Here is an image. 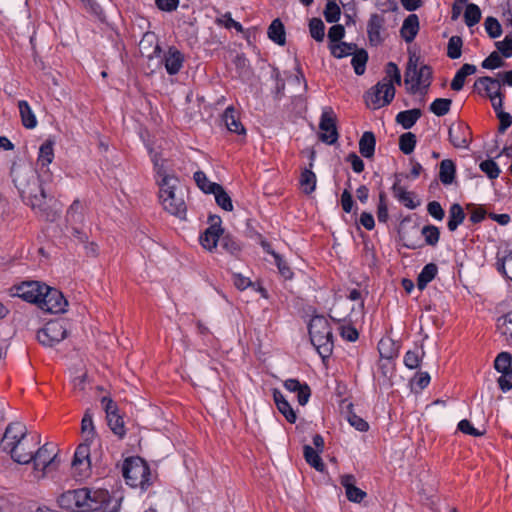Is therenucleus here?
Wrapping results in <instances>:
<instances>
[{
    "instance_id": "nucleus-1",
    "label": "nucleus",
    "mask_w": 512,
    "mask_h": 512,
    "mask_svg": "<svg viewBox=\"0 0 512 512\" xmlns=\"http://www.w3.org/2000/svg\"><path fill=\"white\" fill-rule=\"evenodd\" d=\"M20 170L14 166L11 168V176L15 187L19 190L21 197L26 205L30 206L35 214L41 219L53 222L58 217V213L54 210L49 202L53 200V196L48 194V184L52 181L51 172L46 169L32 183L23 184L19 178Z\"/></svg>"
},
{
    "instance_id": "nucleus-2",
    "label": "nucleus",
    "mask_w": 512,
    "mask_h": 512,
    "mask_svg": "<svg viewBox=\"0 0 512 512\" xmlns=\"http://www.w3.org/2000/svg\"><path fill=\"white\" fill-rule=\"evenodd\" d=\"M40 443L39 436L28 435L26 426L20 422L8 424L0 441V449L18 464H29L33 452Z\"/></svg>"
},
{
    "instance_id": "nucleus-3",
    "label": "nucleus",
    "mask_w": 512,
    "mask_h": 512,
    "mask_svg": "<svg viewBox=\"0 0 512 512\" xmlns=\"http://www.w3.org/2000/svg\"><path fill=\"white\" fill-rule=\"evenodd\" d=\"M110 499L105 489L79 488L63 492L58 503L63 509L74 512H91L102 509Z\"/></svg>"
},
{
    "instance_id": "nucleus-4",
    "label": "nucleus",
    "mask_w": 512,
    "mask_h": 512,
    "mask_svg": "<svg viewBox=\"0 0 512 512\" xmlns=\"http://www.w3.org/2000/svg\"><path fill=\"white\" fill-rule=\"evenodd\" d=\"M312 345L320 357L325 360L333 351L334 342L332 328L327 318L322 315L313 316L308 325Z\"/></svg>"
},
{
    "instance_id": "nucleus-5",
    "label": "nucleus",
    "mask_w": 512,
    "mask_h": 512,
    "mask_svg": "<svg viewBox=\"0 0 512 512\" xmlns=\"http://www.w3.org/2000/svg\"><path fill=\"white\" fill-rule=\"evenodd\" d=\"M122 475L129 486L140 488L142 491H146L154 481L149 465L138 456L124 460Z\"/></svg>"
},
{
    "instance_id": "nucleus-6",
    "label": "nucleus",
    "mask_w": 512,
    "mask_h": 512,
    "mask_svg": "<svg viewBox=\"0 0 512 512\" xmlns=\"http://www.w3.org/2000/svg\"><path fill=\"white\" fill-rule=\"evenodd\" d=\"M179 179H168V182L162 184L159 197L163 208L171 215L181 220L186 219L187 206L182 193L177 192Z\"/></svg>"
},
{
    "instance_id": "nucleus-7",
    "label": "nucleus",
    "mask_w": 512,
    "mask_h": 512,
    "mask_svg": "<svg viewBox=\"0 0 512 512\" xmlns=\"http://www.w3.org/2000/svg\"><path fill=\"white\" fill-rule=\"evenodd\" d=\"M432 69L428 65L417 67L416 61L409 59L405 71V83L410 84L409 92L415 94L421 87L428 88L431 84Z\"/></svg>"
},
{
    "instance_id": "nucleus-8",
    "label": "nucleus",
    "mask_w": 512,
    "mask_h": 512,
    "mask_svg": "<svg viewBox=\"0 0 512 512\" xmlns=\"http://www.w3.org/2000/svg\"><path fill=\"white\" fill-rule=\"evenodd\" d=\"M395 87L388 79H382L365 94V102L372 109L389 105L395 97Z\"/></svg>"
},
{
    "instance_id": "nucleus-9",
    "label": "nucleus",
    "mask_w": 512,
    "mask_h": 512,
    "mask_svg": "<svg viewBox=\"0 0 512 512\" xmlns=\"http://www.w3.org/2000/svg\"><path fill=\"white\" fill-rule=\"evenodd\" d=\"M67 337V329L62 321H49L37 332V340L46 347H53Z\"/></svg>"
},
{
    "instance_id": "nucleus-10",
    "label": "nucleus",
    "mask_w": 512,
    "mask_h": 512,
    "mask_svg": "<svg viewBox=\"0 0 512 512\" xmlns=\"http://www.w3.org/2000/svg\"><path fill=\"white\" fill-rule=\"evenodd\" d=\"M67 306L68 302L63 294L59 290L49 286H47L38 305L41 310L53 314L64 313Z\"/></svg>"
},
{
    "instance_id": "nucleus-11",
    "label": "nucleus",
    "mask_w": 512,
    "mask_h": 512,
    "mask_svg": "<svg viewBox=\"0 0 512 512\" xmlns=\"http://www.w3.org/2000/svg\"><path fill=\"white\" fill-rule=\"evenodd\" d=\"M319 128L321 130L319 138L322 142L329 145L337 142L339 134L336 127V117L332 108L327 107L323 110Z\"/></svg>"
},
{
    "instance_id": "nucleus-12",
    "label": "nucleus",
    "mask_w": 512,
    "mask_h": 512,
    "mask_svg": "<svg viewBox=\"0 0 512 512\" xmlns=\"http://www.w3.org/2000/svg\"><path fill=\"white\" fill-rule=\"evenodd\" d=\"M32 456L34 470L42 472L43 476L46 470L54 465L57 454L53 445L46 443L39 448L36 447Z\"/></svg>"
},
{
    "instance_id": "nucleus-13",
    "label": "nucleus",
    "mask_w": 512,
    "mask_h": 512,
    "mask_svg": "<svg viewBox=\"0 0 512 512\" xmlns=\"http://www.w3.org/2000/svg\"><path fill=\"white\" fill-rule=\"evenodd\" d=\"M209 223L210 226L200 236V242L205 249L212 251L216 248L223 229L221 228V218L217 215H210Z\"/></svg>"
},
{
    "instance_id": "nucleus-14",
    "label": "nucleus",
    "mask_w": 512,
    "mask_h": 512,
    "mask_svg": "<svg viewBox=\"0 0 512 512\" xmlns=\"http://www.w3.org/2000/svg\"><path fill=\"white\" fill-rule=\"evenodd\" d=\"M46 288V284L37 281L23 282L17 287V295L23 300L38 306Z\"/></svg>"
},
{
    "instance_id": "nucleus-15",
    "label": "nucleus",
    "mask_w": 512,
    "mask_h": 512,
    "mask_svg": "<svg viewBox=\"0 0 512 512\" xmlns=\"http://www.w3.org/2000/svg\"><path fill=\"white\" fill-rule=\"evenodd\" d=\"M449 141L455 148H467L471 141L472 132L470 127L459 122L455 125H451L448 130Z\"/></svg>"
},
{
    "instance_id": "nucleus-16",
    "label": "nucleus",
    "mask_w": 512,
    "mask_h": 512,
    "mask_svg": "<svg viewBox=\"0 0 512 512\" xmlns=\"http://www.w3.org/2000/svg\"><path fill=\"white\" fill-rule=\"evenodd\" d=\"M502 85V80L497 75L496 77L482 76L475 81L474 88L478 90L479 93L483 90L485 96L492 99L504 95L501 92Z\"/></svg>"
},
{
    "instance_id": "nucleus-17",
    "label": "nucleus",
    "mask_w": 512,
    "mask_h": 512,
    "mask_svg": "<svg viewBox=\"0 0 512 512\" xmlns=\"http://www.w3.org/2000/svg\"><path fill=\"white\" fill-rule=\"evenodd\" d=\"M385 19L383 15L374 13L370 16L367 23V35L370 45L379 46L384 42L382 33L384 32Z\"/></svg>"
},
{
    "instance_id": "nucleus-18",
    "label": "nucleus",
    "mask_w": 512,
    "mask_h": 512,
    "mask_svg": "<svg viewBox=\"0 0 512 512\" xmlns=\"http://www.w3.org/2000/svg\"><path fill=\"white\" fill-rule=\"evenodd\" d=\"M90 443L91 442L84 441L76 448V451L74 453L72 467L75 470H79L80 476L86 475L90 468Z\"/></svg>"
},
{
    "instance_id": "nucleus-19",
    "label": "nucleus",
    "mask_w": 512,
    "mask_h": 512,
    "mask_svg": "<svg viewBox=\"0 0 512 512\" xmlns=\"http://www.w3.org/2000/svg\"><path fill=\"white\" fill-rule=\"evenodd\" d=\"M184 60V54L175 46H170L163 57L167 73L169 75H176L183 67Z\"/></svg>"
},
{
    "instance_id": "nucleus-20",
    "label": "nucleus",
    "mask_w": 512,
    "mask_h": 512,
    "mask_svg": "<svg viewBox=\"0 0 512 512\" xmlns=\"http://www.w3.org/2000/svg\"><path fill=\"white\" fill-rule=\"evenodd\" d=\"M356 478L352 474L342 475L340 484L345 488L347 499L351 502L360 503L365 497L366 492L355 486Z\"/></svg>"
},
{
    "instance_id": "nucleus-21",
    "label": "nucleus",
    "mask_w": 512,
    "mask_h": 512,
    "mask_svg": "<svg viewBox=\"0 0 512 512\" xmlns=\"http://www.w3.org/2000/svg\"><path fill=\"white\" fill-rule=\"evenodd\" d=\"M284 387L290 391L297 393L298 403L304 406L311 395L310 387L306 383H301L299 380L291 378L284 381Z\"/></svg>"
},
{
    "instance_id": "nucleus-22",
    "label": "nucleus",
    "mask_w": 512,
    "mask_h": 512,
    "mask_svg": "<svg viewBox=\"0 0 512 512\" xmlns=\"http://www.w3.org/2000/svg\"><path fill=\"white\" fill-rule=\"evenodd\" d=\"M222 121L230 132L237 134H245L246 130L242 125L238 113L233 106H228L223 115Z\"/></svg>"
},
{
    "instance_id": "nucleus-23",
    "label": "nucleus",
    "mask_w": 512,
    "mask_h": 512,
    "mask_svg": "<svg viewBox=\"0 0 512 512\" xmlns=\"http://www.w3.org/2000/svg\"><path fill=\"white\" fill-rule=\"evenodd\" d=\"M273 399L279 412L285 417L289 423H295L297 415L290 403L278 389H273Z\"/></svg>"
},
{
    "instance_id": "nucleus-24",
    "label": "nucleus",
    "mask_w": 512,
    "mask_h": 512,
    "mask_svg": "<svg viewBox=\"0 0 512 512\" xmlns=\"http://www.w3.org/2000/svg\"><path fill=\"white\" fill-rule=\"evenodd\" d=\"M419 31V18L416 14H410L404 20L400 29L401 37L407 42L411 43Z\"/></svg>"
},
{
    "instance_id": "nucleus-25",
    "label": "nucleus",
    "mask_w": 512,
    "mask_h": 512,
    "mask_svg": "<svg viewBox=\"0 0 512 512\" xmlns=\"http://www.w3.org/2000/svg\"><path fill=\"white\" fill-rule=\"evenodd\" d=\"M54 143L51 140H46L41 144L39 148V154L37 158V164L40 166V171L38 175H41L43 171L48 169V165L52 163L54 159Z\"/></svg>"
},
{
    "instance_id": "nucleus-26",
    "label": "nucleus",
    "mask_w": 512,
    "mask_h": 512,
    "mask_svg": "<svg viewBox=\"0 0 512 512\" xmlns=\"http://www.w3.org/2000/svg\"><path fill=\"white\" fill-rule=\"evenodd\" d=\"M376 146V138L373 132L365 131L359 140V152L360 154L370 159L374 156Z\"/></svg>"
},
{
    "instance_id": "nucleus-27",
    "label": "nucleus",
    "mask_w": 512,
    "mask_h": 512,
    "mask_svg": "<svg viewBox=\"0 0 512 512\" xmlns=\"http://www.w3.org/2000/svg\"><path fill=\"white\" fill-rule=\"evenodd\" d=\"M422 116V111L418 108L401 111L396 115V122L404 129L412 128L418 119Z\"/></svg>"
},
{
    "instance_id": "nucleus-28",
    "label": "nucleus",
    "mask_w": 512,
    "mask_h": 512,
    "mask_svg": "<svg viewBox=\"0 0 512 512\" xmlns=\"http://www.w3.org/2000/svg\"><path fill=\"white\" fill-rule=\"evenodd\" d=\"M18 109L22 125L27 129H33L37 126V119L29 103L25 100L18 101Z\"/></svg>"
},
{
    "instance_id": "nucleus-29",
    "label": "nucleus",
    "mask_w": 512,
    "mask_h": 512,
    "mask_svg": "<svg viewBox=\"0 0 512 512\" xmlns=\"http://www.w3.org/2000/svg\"><path fill=\"white\" fill-rule=\"evenodd\" d=\"M155 43L153 49H152V52L147 54V57L149 59H152V58H158L161 56V53H162V49L158 43V40L155 36L154 33H145L144 36L142 37L141 41H140V50L142 53H144V51L148 50V48L152 47V45Z\"/></svg>"
},
{
    "instance_id": "nucleus-30",
    "label": "nucleus",
    "mask_w": 512,
    "mask_h": 512,
    "mask_svg": "<svg viewBox=\"0 0 512 512\" xmlns=\"http://www.w3.org/2000/svg\"><path fill=\"white\" fill-rule=\"evenodd\" d=\"M378 351L381 360H385L387 361V363H390L398 356V348L395 346V343L389 338L381 339L379 341Z\"/></svg>"
},
{
    "instance_id": "nucleus-31",
    "label": "nucleus",
    "mask_w": 512,
    "mask_h": 512,
    "mask_svg": "<svg viewBox=\"0 0 512 512\" xmlns=\"http://www.w3.org/2000/svg\"><path fill=\"white\" fill-rule=\"evenodd\" d=\"M476 66L473 64H464L455 74L451 82V89L454 91H460L464 84L467 76L472 75L476 72Z\"/></svg>"
},
{
    "instance_id": "nucleus-32",
    "label": "nucleus",
    "mask_w": 512,
    "mask_h": 512,
    "mask_svg": "<svg viewBox=\"0 0 512 512\" xmlns=\"http://www.w3.org/2000/svg\"><path fill=\"white\" fill-rule=\"evenodd\" d=\"M456 175V166L451 159H444L440 162L439 179L444 185L453 183Z\"/></svg>"
},
{
    "instance_id": "nucleus-33",
    "label": "nucleus",
    "mask_w": 512,
    "mask_h": 512,
    "mask_svg": "<svg viewBox=\"0 0 512 512\" xmlns=\"http://www.w3.org/2000/svg\"><path fill=\"white\" fill-rule=\"evenodd\" d=\"M438 267L435 263L426 264L417 277V287L423 290L436 277Z\"/></svg>"
},
{
    "instance_id": "nucleus-34",
    "label": "nucleus",
    "mask_w": 512,
    "mask_h": 512,
    "mask_svg": "<svg viewBox=\"0 0 512 512\" xmlns=\"http://www.w3.org/2000/svg\"><path fill=\"white\" fill-rule=\"evenodd\" d=\"M465 216L464 210L460 204H452L449 209L448 230L451 232L455 231L458 226L463 223Z\"/></svg>"
},
{
    "instance_id": "nucleus-35",
    "label": "nucleus",
    "mask_w": 512,
    "mask_h": 512,
    "mask_svg": "<svg viewBox=\"0 0 512 512\" xmlns=\"http://www.w3.org/2000/svg\"><path fill=\"white\" fill-rule=\"evenodd\" d=\"M320 453L312 448L310 445H304L303 447V455L306 462L316 469L319 472H323L325 470V464L320 457Z\"/></svg>"
},
{
    "instance_id": "nucleus-36",
    "label": "nucleus",
    "mask_w": 512,
    "mask_h": 512,
    "mask_svg": "<svg viewBox=\"0 0 512 512\" xmlns=\"http://www.w3.org/2000/svg\"><path fill=\"white\" fill-rule=\"evenodd\" d=\"M268 37L278 45H284L286 42L284 25L280 19H274L268 27Z\"/></svg>"
},
{
    "instance_id": "nucleus-37",
    "label": "nucleus",
    "mask_w": 512,
    "mask_h": 512,
    "mask_svg": "<svg viewBox=\"0 0 512 512\" xmlns=\"http://www.w3.org/2000/svg\"><path fill=\"white\" fill-rule=\"evenodd\" d=\"M81 432L85 442H92L96 437L95 426L90 409H87L81 421Z\"/></svg>"
},
{
    "instance_id": "nucleus-38",
    "label": "nucleus",
    "mask_w": 512,
    "mask_h": 512,
    "mask_svg": "<svg viewBox=\"0 0 512 512\" xmlns=\"http://www.w3.org/2000/svg\"><path fill=\"white\" fill-rule=\"evenodd\" d=\"M425 355L423 347H415L413 350H408L404 355V365L408 369H417Z\"/></svg>"
},
{
    "instance_id": "nucleus-39",
    "label": "nucleus",
    "mask_w": 512,
    "mask_h": 512,
    "mask_svg": "<svg viewBox=\"0 0 512 512\" xmlns=\"http://www.w3.org/2000/svg\"><path fill=\"white\" fill-rule=\"evenodd\" d=\"M193 178L199 189L202 190L205 194H213L217 188H220V184L209 181L203 171H196L193 175Z\"/></svg>"
},
{
    "instance_id": "nucleus-40",
    "label": "nucleus",
    "mask_w": 512,
    "mask_h": 512,
    "mask_svg": "<svg viewBox=\"0 0 512 512\" xmlns=\"http://www.w3.org/2000/svg\"><path fill=\"white\" fill-rule=\"evenodd\" d=\"M356 48L357 45L354 43L338 42L329 44L331 54L338 59L351 55Z\"/></svg>"
},
{
    "instance_id": "nucleus-41",
    "label": "nucleus",
    "mask_w": 512,
    "mask_h": 512,
    "mask_svg": "<svg viewBox=\"0 0 512 512\" xmlns=\"http://www.w3.org/2000/svg\"><path fill=\"white\" fill-rule=\"evenodd\" d=\"M497 329L506 337L507 342L512 345V311L498 318Z\"/></svg>"
},
{
    "instance_id": "nucleus-42",
    "label": "nucleus",
    "mask_w": 512,
    "mask_h": 512,
    "mask_svg": "<svg viewBox=\"0 0 512 512\" xmlns=\"http://www.w3.org/2000/svg\"><path fill=\"white\" fill-rule=\"evenodd\" d=\"M353 57L351 60V64L353 66L354 72L357 75H362L366 69V63L368 61V53L364 49L355 50L353 52Z\"/></svg>"
},
{
    "instance_id": "nucleus-43",
    "label": "nucleus",
    "mask_w": 512,
    "mask_h": 512,
    "mask_svg": "<svg viewBox=\"0 0 512 512\" xmlns=\"http://www.w3.org/2000/svg\"><path fill=\"white\" fill-rule=\"evenodd\" d=\"M300 185L303 189V192L306 194H311L316 187V175L309 168H305L300 176Z\"/></svg>"
},
{
    "instance_id": "nucleus-44",
    "label": "nucleus",
    "mask_w": 512,
    "mask_h": 512,
    "mask_svg": "<svg viewBox=\"0 0 512 512\" xmlns=\"http://www.w3.org/2000/svg\"><path fill=\"white\" fill-rule=\"evenodd\" d=\"M66 219L68 222L72 223H82L84 220L83 216V206L79 199H75L72 204L69 206Z\"/></svg>"
},
{
    "instance_id": "nucleus-45",
    "label": "nucleus",
    "mask_w": 512,
    "mask_h": 512,
    "mask_svg": "<svg viewBox=\"0 0 512 512\" xmlns=\"http://www.w3.org/2000/svg\"><path fill=\"white\" fill-rule=\"evenodd\" d=\"M416 143V135L412 132H406L399 138V148L406 155H409L414 151Z\"/></svg>"
},
{
    "instance_id": "nucleus-46",
    "label": "nucleus",
    "mask_w": 512,
    "mask_h": 512,
    "mask_svg": "<svg viewBox=\"0 0 512 512\" xmlns=\"http://www.w3.org/2000/svg\"><path fill=\"white\" fill-rule=\"evenodd\" d=\"M481 19V10L480 8L473 3L467 4L465 12H464V20L465 24L468 27H472L476 25Z\"/></svg>"
},
{
    "instance_id": "nucleus-47",
    "label": "nucleus",
    "mask_w": 512,
    "mask_h": 512,
    "mask_svg": "<svg viewBox=\"0 0 512 512\" xmlns=\"http://www.w3.org/2000/svg\"><path fill=\"white\" fill-rule=\"evenodd\" d=\"M451 104V99L437 98L430 104V111L436 116H444L449 113Z\"/></svg>"
},
{
    "instance_id": "nucleus-48",
    "label": "nucleus",
    "mask_w": 512,
    "mask_h": 512,
    "mask_svg": "<svg viewBox=\"0 0 512 512\" xmlns=\"http://www.w3.org/2000/svg\"><path fill=\"white\" fill-rule=\"evenodd\" d=\"M463 40L460 36H452L447 44V56L450 59H458L462 54Z\"/></svg>"
},
{
    "instance_id": "nucleus-49",
    "label": "nucleus",
    "mask_w": 512,
    "mask_h": 512,
    "mask_svg": "<svg viewBox=\"0 0 512 512\" xmlns=\"http://www.w3.org/2000/svg\"><path fill=\"white\" fill-rule=\"evenodd\" d=\"M213 194L215 196V201L219 207L228 212L233 210L231 197L228 195V193L224 190V188L221 185L220 188H217Z\"/></svg>"
},
{
    "instance_id": "nucleus-50",
    "label": "nucleus",
    "mask_w": 512,
    "mask_h": 512,
    "mask_svg": "<svg viewBox=\"0 0 512 512\" xmlns=\"http://www.w3.org/2000/svg\"><path fill=\"white\" fill-rule=\"evenodd\" d=\"M108 425L110 429L113 431L115 435H117L119 438H123L126 434V429L124 426V421L122 417L119 415V413H115L114 417L111 416L106 417Z\"/></svg>"
},
{
    "instance_id": "nucleus-51",
    "label": "nucleus",
    "mask_w": 512,
    "mask_h": 512,
    "mask_svg": "<svg viewBox=\"0 0 512 512\" xmlns=\"http://www.w3.org/2000/svg\"><path fill=\"white\" fill-rule=\"evenodd\" d=\"M421 234L425 238V243L429 246H435L439 242L440 231L434 225H426L422 228Z\"/></svg>"
},
{
    "instance_id": "nucleus-52",
    "label": "nucleus",
    "mask_w": 512,
    "mask_h": 512,
    "mask_svg": "<svg viewBox=\"0 0 512 512\" xmlns=\"http://www.w3.org/2000/svg\"><path fill=\"white\" fill-rule=\"evenodd\" d=\"M309 30L311 37L316 41L321 42L325 36V25L319 18H312L309 23Z\"/></svg>"
},
{
    "instance_id": "nucleus-53",
    "label": "nucleus",
    "mask_w": 512,
    "mask_h": 512,
    "mask_svg": "<svg viewBox=\"0 0 512 512\" xmlns=\"http://www.w3.org/2000/svg\"><path fill=\"white\" fill-rule=\"evenodd\" d=\"M511 362V355L508 352H501L494 361V367L500 373L509 371L512 369Z\"/></svg>"
},
{
    "instance_id": "nucleus-54",
    "label": "nucleus",
    "mask_w": 512,
    "mask_h": 512,
    "mask_svg": "<svg viewBox=\"0 0 512 512\" xmlns=\"http://www.w3.org/2000/svg\"><path fill=\"white\" fill-rule=\"evenodd\" d=\"M340 8L335 1H328L324 10V17L328 23H336L340 18Z\"/></svg>"
},
{
    "instance_id": "nucleus-55",
    "label": "nucleus",
    "mask_w": 512,
    "mask_h": 512,
    "mask_svg": "<svg viewBox=\"0 0 512 512\" xmlns=\"http://www.w3.org/2000/svg\"><path fill=\"white\" fill-rule=\"evenodd\" d=\"M479 167L490 179H496L500 174L497 163L492 159L482 161Z\"/></svg>"
},
{
    "instance_id": "nucleus-56",
    "label": "nucleus",
    "mask_w": 512,
    "mask_h": 512,
    "mask_svg": "<svg viewBox=\"0 0 512 512\" xmlns=\"http://www.w3.org/2000/svg\"><path fill=\"white\" fill-rule=\"evenodd\" d=\"M485 30L491 38H497L502 33L501 24L494 17H487L485 20Z\"/></svg>"
},
{
    "instance_id": "nucleus-57",
    "label": "nucleus",
    "mask_w": 512,
    "mask_h": 512,
    "mask_svg": "<svg viewBox=\"0 0 512 512\" xmlns=\"http://www.w3.org/2000/svg\"><path fill=\"white\" fill-rule=\"evenodd\" d=\"M385 77L383 79H388L390 83H396L398 85L401 84V73L398 66L394 62H388L385 67Z\"/></svg>"
},
{
    "instance_id": "nucleus-58",
    "label": "nucleus",
    "mask_w": 512,
    "mask_h": 512,
    "mask_svg": "<svg viewBox=\"0 0 512 512\" xmlns=\"http://www.w3.org/2000/svg\"><path fill=\"white\" fill-rule=\"evenodd\" d=\"M274 260L281 276L286 280L292 279L294 273L288 263L281 257V255L274 254Z\"/></svg>"
},
{
    "instance_id": "nucleus-59",
    "label": "nucleus",
    "mask_w": 512,
    "mask_h": 512,
    "mask_svg": "<svg viewBox=\"0 0 512 512\" xmlns=\"http://www.w3.org/2000/svg\"><path fill=\"white\" fill-rule=\"evenodd\" d=\"M504 65V61L498 52H492L486 59L483 60L481 66L484 69H497Z\"/></svg>"
},
{
    "instance_id": "nucleus-60",
    "label": "nucleus",
    "mask_w": 512,
    "mask_h": 512,
    "mask_svg": "<svg viewBox=\"0 0 512 512\" xmlns=\"http://www.w3.org/2000/svg\"><path fill=\"white\" fill-rule=\"evenodd\" d=\"M496 47L505 58L512 57V32L507 34L502 41L496 42Z\"/></svg>"
},
{
    "instance_id": "nucleus-61",
    "label": "nucleus",
    "mask_w": 512,
    "mask_h": 512,
    "mask_svg": "<svg viewBox=\"0 0 512 512\" xmlns=\"http://www.w3.org/2000/svg\"><path fill=\"white\" fill-rule=\"evenodd\" d=\"M458 430L464 434L471 435L474 437H479L484 434V431H480L473 427L470 421L467 419H463L458 423Z\"/></svg>"
},
{
    "instance_id": "nucleus-62",
    "label": "nucleus",
    "mask_w": 512,
    "mask_h": 512,
    "mask_svg": "<svg viewBox=\"0 0 512 512\" xmlns=\"http://www.w3.org/2000/svg\"><path fill=\"white\" fill-rule=\"evenodd\" d=\"M340 335L343 339L354 342L358 339L359 334L355 327H353L350 324L341 325L340 328Z\"/></svg>"
},
{
    "instance_id": "nucleus-63",
    "label": "nucleus",
    "mask_w": 512,
    "mask_h": 512,
    "mask_svg": "<svg viewBox=\"0 0 512 512\" xmlns=\"http://www.w3.org/2000/svg\"><path fill=\"white\" fill-rule=\"evenodd\" d=\"M348 422L351 426L360 432H366L369 429L368 422L354 413H351L348 416Z\"/></svg>"
},
{
    "instance_id": "nucleus-64",
    "label": "nucleus",
    "mask_w": 512,
    "mask_h": 512,
    "mask_svg": "<svg viewBox=\"0 0 512 512\" xmlns=\"http://www.w3.org/2000/svg\"><path fill=\"white\" fill-rule=\"evenodd\" d=\"M498 384L502 391H508L512 388V369L502 372L498 378Z\"/></svg>"
}]
</instances>
